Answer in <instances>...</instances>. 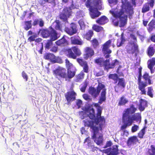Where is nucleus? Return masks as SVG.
<instances>
[{"label": "nucleus", "instance_id": "obj_1", "mask_svg": "<svg viewBox=\"0 0 155 155\" xmlns=\"http://www.w3.org/2000/svg\"><path fill=\"white\" fill-rule=\"evenodd\" d=\"M100 104L98 103H93V104L94 106L97 107V113L96 114V117H95V114L94 109L93 108H88L87 112L88 113L87 116L89 118L94 120H89L85 119L83 120L84 125L85 127H89L91 129L93 130L94 134L93 138L95 137L96 134L98 131V127L96 125L99 124V127L100 130L102 131V126L105 123V119L104 116H101L102 111V107L99 105Z\"/></svg>", "mask_w": 155, "mask_h": 155}, {"label": "nucleus", "instance_id": "obj_2", "mask_svg": "<svg viewBox=\"0 0 155 155\" xmlns=\"http://www.w3.org/2000/svg\"><path fill=\"white\" fill-rule=\"evenodd\" d=\"M122 4L121 8L119 11H115L113 10L110 11V13L116 18H119L120 23L119 26L120 28L124 27L127 24V16L126 15L122 16L125 12L128 15L130 19L132 18L134 13V8L130 2L127 0H121Z\"/></svg>", "mask_w": 155, "mask_h": 155}, {"label": "nucleus", "instance_id": "obj_3", "mask_svg": "<svg viewBox=\"0 0 155 155\" xmlns=\"http://www.w3.org/2000/svg\"><path fill=\"white\" fill-rule=\"evenodd\" d=\"M137 110V108L134 105L131 104L129 108H127L124 111L122 115V119L124 120L128 123L131 125L134 121H135L138 124L141 121V116L140 113H137L134 115H130L134 113Z\"/></svg>", "mask_w": 155, "mask_h": 155}, {"label": "nucleus", "instance_id": "obj_4", "mask_svg": "<svg viewBox=\"0 0 155 155\" xmlns=\"http://www.w3.org/2000/svg\"><path fill=\"white\" fill-rule=\"evenodd\" d=\"M102 90L101 93L98 103L101 104L106 100V89L105 85L101 83L98 84L96 89L94 87H91L89 89V93L93 97L96 98L99 94L101 91Z\"/></svg>", "mask_w": 155, "mask_h": 155}, {"label": "nucleus", "instance_id": "obj_5", "mask_svg": "<svg viewBox=\"0 0 155 155\" xmlns=\"http://www.w3.org/2000/svg\"><path fill=\"white\" fill-rule=\"evenodd\" d=\"M142 68L141 67L138 68V88L140 91V94L142 95H146V91L145 87L147 86V82L148 81V84L150 85L152 84L150 77L149 76L148 73L145 72L143 76V78L145 82L141 81L142 77Z\"/></svg>", "mask_w": 155, "mask_h": 155}, {"label": "nucleus", "instance_id": "obj_6", "mask_svg": "<svg viewBox=\"0 0 155 155\" xmlns=\"http://www.w3.org/2000/svg\"><path fill=\"white\" fill-rule=\"evenodd\" d=\"M94 62L99 67H103L105 70L113 68L119 64V61L117 59L114 60L110 63L109 59L104 60L103 58L101 57L95 59L94 60Z\"/></svg>", "mask_w": 155, "mask_h": 155}, {"label": "nucleus", "instance_id": "obj_7", "mask_svg": "<svg viewBox=\"0 0 155 155\" xmlns=\"http://www.w3.org/2000/svg\"><path fill=\"white\" fill-rule=\"evenodd\" d=\"M125 48L128 54H134L135 56H137L139 52L138 46L134 42H129Z\"/></svg>", "mask_w": 155, "mask_h": 155}, {"label": "nucleus", "instance_id": "obj_8", "mask_svg": "<svg viewBox=\"0 0 155 155\" xmlns=\"http://www.w3.org/2000/svg\"><path fill=\"white\" fill-rule=\"evenodd\" d=\"M53 74L59 80L64 79H67V72L65 68L58 67L53 71Z\"/></svg>", "mask_w": 155, "mask_h": 155}, {"label": "nucleus", "instance_id": "obj_9", "mask_svg": "<svg viewBox=\"0 0 155 155\" xmlns=\"http://www.w3.org/2000/svg\"><path fill=\"white\" fill-rule=\"evenodd\" d=\"M67 51L68 53L67 57L74 59H76L77 56H80L82 54L77 46L72 47L71 48L68 49Z\"/></svg>", "mask_w": 155, "mask_h": 155}, {"label": "nucleus", "instance_id": "obj_10", "mask_svg": "<svg viewBox=\"0 0 155 155\" xmlns=\"http://www.w3.org/2000/svg\"><path fill=\"white\" fill-rule=\"evenodd\" d=\"M111 40H109L102 45V51L105 58H107L110 56V54L112 53V51L109 48L111 46Z\"/></svg>", "mask_w": 155, "mask_h": 155}, {"label": "nucleus", "instance_id": "obj_11", "mask_svg": "<svg viewBox=\"0 0 155 155\" xmlns=\"http://www.w3.org/2000/svg\"><path fill=\"white\" fill-rule=\"evenodd\" d=\"M49 30L48 29H44L41 30V35L43 38H47L50 36V38L52 36L55 35L58 36V33L51 26L49 27Z\"/></svg>", "mask_w": 155, "mask_h": 155}, {"label": "nucleus", "instance_id": "obj_12", "mask_svg": "<svg viewBox=\"0 0 155 155\" xmlns=\"http://www.w3.org/2000/svg\"><path fill=\"white\" fill-rule=\"evenodd\" d=\"M118 82L114 87V91L117 93L124 91L126 87V83L123 78H120L118 80Z\"/></svg>", "mask_w": 155, "mask_h": 155}, {"label": "nucleus", "instance_id": "obj_13", "mask_svg": "<svg viewBox=\"0 0 155 155\" xmlns=\"http://www.w3.org/2000/svg\"><path fill=\"white\" fill-rule=\"evenodd\" d=\"M101 2L100 0H87L85 5L89 10L95 7H98Z\"/></svg>", "mask_w": 155, "mask_h": 155}, {"label": "nucleus", "instance_id": "obj_14", "mask_svg": "<svg viewBox=\"0 0 155 155\" xmlns=\"http://www.w3.org/2000/svg\"><path fill=\"white\" fill-rule=\"evenodd\" d=\"M77 94L74 91H69L65 94L64 96L68 104L76 100Z\"/></svg>", "mask_w": 155, "mask_h": 155}, {"label": "nucleus", "instance_id": "obj_15", "mask_svg": "<svg viewBox=\"0 0 155 155\" xmlns=\"http://www.w3.org/2000/svg\"><path fill=\"white\" fill-rule=\"evenodd\" d=\"M65 31L69 35H72L77 33V26L75 24L72 23L70 28H65Z\"/></svg>", "mask_w": 155, "mask_h": 155}, {"label": "nucleus", "instance_id": "obj_16", "mask_svg": "<svg viewBox=\"0 0 155 155\" xmlns=\"http://www.w3.org/2000/svg\"><path fill=\"white\" fill-rule=\"evenodd\" d=\"M122 121L124 124L121 126L120 130L123 132L122 136H125L127 137L129 134V133L128 131L126 130V129L128 127L130 126L131 125L124 119H122Z\"/></svg>", "mask_w": 155, "mask_h": 155}, {"label": "nucleus", "instance_id": "obj_17", "mask_svg": "<svg viewBox=\"0 0 155 155\" xmlns=\"http://www.w3.org/2000/svg\"><path fill=\"white\" fill-rule=\"evenodd\" d=\"M154 0H150V2L145 3L143 6L142 10V12L143 13H145L149 11L150 10L149 6H150L151 8H153L154 6Z\"/></svg>", "mask_w": 155, "mask_h": 155}, {"label": "nucleus", "instance_id": "obj_18", "mask_svg": "<svg viewBox=\"0 0 155 155\" xmlns=\"http://www.w3.org/2000/svg\"><path fill=\"white\" fill-rule=\"evenodd\" d=\"M98 7H95L89 10L90 16L93 19L98 17L101 15V13L98 11Z\"/></svg>", "mask_w": 155, "mask_h": 155}, {"label": "nucleus", "instance_id": "obj_19", "mask_svg": "<svg viewBox=\"0 0 155 155\" xmlns=\"http://www.w3.org/2000/svg\"><path fill=\"white\" fill-rule=\"evenodd\" d=\"M71 39L72 44L81 45L83 43V41L79 36L74 35L72 37Z\"/></svg>", "mask_w": 155, "mask_h": 155}, {"label": "nucleus", "instance_id": "obj_20", "mask_svg": "<svg viewBox=\"0 0 155 155\" xmlns=\"http://www.w3.org/2000/svg\"><path fill=\"white\" fill-rule=\"evenodd\" d=\"M85 54H84V58L87 59L91 57L94 54V51L93 50L91 47H86L84 50Z\"/></svg>", "mask_w": 155, "mask_h": 155}, {"label": "nucleus", "instance_id": "obj_21", "mask_svg": "<svg viewBox=\"0 0 155 155\" xmlns=\"http://www.w3.org/2000/svg\"><path fill=\"white\" fill-rule=\"evenodd\" d=\"M155 53V44H151L147 49V54L150 57H151Z\"/></svg>", "mask_w": 155, "mask_h": 155}, {"label": "nucleus", "instance_id": "obj_22", "mask_svg": "<svg viewBox=\"0 0 155 155\" xmlns=\"http://www.w3.org/2000/svg\"><path fill=\"white\" fill-rule=\"evenodd\" d=\"M58 38V36H56L55 35L52 36V37L49 39L47 40V42L45 44V49H48L50 46L53 45V41H54Z\"/></svg>", "mask_w": 155, "mask_h": 155}, {"label": "nucleus", "instance_id": "obj_23", "mask_svg": "<svg viewBox=\"0 0 155 155\" xmlns=\"http://www.w3.org/2000/svg\"><path fill=\"white\" fill-rule=\"evenodd\" d=\"M98 131L97 132V133L96 134V136L94 138H93V136L94 134V132L93 130H92L93 131V136H92V139H95L94 140V141L96 143L97 145H101L102 144L103 142V136L102 134H101V135H100L98 137H96V135L99 133V129H100V127H98Z\"/></svg>", "mask_w": 155, "mask_h": 155}, {"label": "nucleus", "instance_id": "obj_24", "mask_svg": "<svg viewBox=\"0 0 155 155\" xmlns=\"http://www.w3.org/2000/svg\"><path fill=\"white\" fill-rule=\"evenodd\" d=\"M44 58L45 59L54 62V63L57 62L56 56L53 54L51 53L45 54L44 56Z\"/></svg>", "mask_w": 155, "mask_h": 155}, {"label": "nucleus", "instance_id": "obj_25", "mask_svg": "<svg viewBox=\"0 0 155 155\" xmlns=\"http://www.w3.org/2000/svg\"><path fill=\"white\" fill-rule=\"evenodd\" d=\"M139 109L141 111H143L144 110L145 108L147 106V101L141 98L139 100Z\"/></svg>", "mask_w": 155, "mask_h": 155}, {"label": "nucleus", "instance_id": "obj_26", "mask_svg": "<svg viewBox=\"0 0 155 155\" xmlns=\"http://www.w3.org/2000/svg\"><path fill=\"white\" fill-rule=\"evenodd\" d=\"M139 140L137 137L135 136H133L129 137L127 140V143L128 146L136 144L137 142H138Z\"/></svg>", "mask_w": 155, "mask_h": 155}, {"label": "nucleus", "instance_id": "obj_27", "mask_svg": "<svg viewBox=\"0 0 155 155\" xmlns=\"http://www.w3.org/2000/svg\"><path fill=\"white\" fill-rule=\"evenodd\" d=\"M65 65L67 71H76L77 69L75 66L71 63L67 59L65 60Z\"/></svg>", "mask_w": 155, "mask_h": 155}, {"label": "nucleus", "instance_id": "obj_28", "mask_svg": "<svg viewBox=\"0 0 155 155\" xmlns=\"http://www.w3.org/2000/svg\"><path fill=\"white\" fill-rule=\"evenodd\" d=\"M55 44L58 46H65L68 45V42L65 39L64 36H63L61 39L56 41L55 42Z\"/></svg>", "mask_w": 155, "mask_h": 155}, {"label": "nucleus", "instance_id": "obj_29", "mask_svg": "<svg viewBox=\"0 0 155 155\" xmlns=\"http://www.w3.org/2000/svg\"><path fill=\"white\" fill-rule=\"evenodd\" d=\"M93 31L91 30H89L85 33L83 34L82 37L83 38L88 41H90L92 37L94 35Z\"/></svg>", "mask_w": 155, "mask_h": 155}, {"label": "nucleus", "instance_id": "obj_30", "mask_svg": "<svg viewBox=\"0 0 155 155\" xmlns=\"http://www.w3.org/2000/svg\"><path fill=\"white\" fill-rule=\"evenodd\" d=\"M126 41V39L124 36V32H122L121 35V38L120 39H118L117 42V45L118 47H120L124 44Z\"/></svg>", "mask_w": 155, "mask_h": 155}, {"label": "nucleus", "instance_id": "obj_31", "mask_svg": "<svg viewBox=\"0 0 155 155\" xmlns=\"http://www.w3.org/2000/svg\"><path fill=\"white\" fill-rule=\"evenodd\" d=\"M108 19L105 16H102L96 21V22L100 25H103L107 23Z\"/></svg>", "mask_w": 155, "mask_h": 155}, {"label": "nucleus", "instance_id": "obj_32", "mask_svg": "<svg viewBox=\"0 0 155 155\" xmlns=\"http://www.w3.org/2000/svg\"><path fill=\"white\" fill-rule=\"evenodd\" d=\"M128 102V100L124 96L121 97L119 101L118 105L119 106H124Z\"/></svg>", "mask_w": 155, "mask_h": 155}, {"label": "nucleus", "instance_id": "obj_33", "mask_svg": "<svg viewBox=\"0 0 155 155\" xmlns=\"http://www.w3.org/2000/svg\"><path fill=\"white\" fill-rule=\"evenodd\" d=\"M148 68L150 70L151 73H153V68L155 65V58H153L149 59L147 62Z\"/></svg>", "mask_w": 155, "mask_h": 155}, {"label": "nucleus", "instance_id": "obj_34", "mask_svg": "<svg viewBox=\"0 0 155 155\" xmlns=\"http://www.w3.org/2000/svg\"><path fill=\"white\" fill-rule=\"evenodd\" d=\"M91 45L94 49H97L99 46V43L98 40L94 38L90 41Z\"/></svg>", "mask_w": 155, "mask_h": 155}, {"label": "nucleus", "instance_id": "obj_35", "mask_svg": "<svg viewBox=\"0 0 155 155\" xmlns=\"http://www.w3.org/2000/svg\"><path fill=\"white\" fill-rule=\"evenodd\" d=\"M118 146L117 145H114L112 147L111 151L108 154V155H117L119 153Z\"/></svg>", "mask_w": 155, "mask_h": 155}, {"label": "nucleus", "instance_id": "obj_36", "mask_svg": "<svg viewBox=\"0 0 155 155\" xmlns=\"http://www.w3.org/2000/svg\"><path fill=\"white\" fill-rule=\"evenodd\" d=\"M148 27L147 29L149 33H150L153 30L155 29V20L154 19L152 20L149 22L148 25Z\"/></svg>", "mask_w": 155, "mask_h": 155}, {"label": "nucleus", "instance_id": "obj_37", "mask_svg": "<svg viewBox=\"0 0 155 155\" xmlns=\"http://www.w3.org/2000/svg\"><path fill=\"white\" fill-rule=\"evenodd\" d=\"M109 79H111L114 81V84H116L117 83L118 80L120 78L118 77V75L116 74H110L108 76Z\"/></svg>", "mask_w": 155, "mask_h": 155}, {"label": "nucleus", "instance_id": "obj_38", "mask_svg": "<svg viewBox=\"0 0 155 155\" xmlns=\"http://www.w3.org/2000/svg\"><path fill=\"white\" fill-rule=\"evenodd\" d=\"M84 74L83 71H81L79 74H78L76 76L75 79V81L79 82L81 81L84 78Z\"/></svg>", "mask_w": 155, "mask_h": 155}, {"label": "nucleus", "instance_id": "obj_39", "mask_svg": "<svg viewBox=\"0 0 155 155\" xmlns=\"http://www.w3.org/2000/svg\"><path fill=\"white\" fill-rule=\"evenodd\" d=\"M62 12L69 17L71 15V9L70 7H65L63 10Z\"/></svg>", "mask_w": 155, "mask_h": 155}, {"label": "nucleus", "instance_id": "obj_40", "mask_svg": "<svg viewBox=\"0 0 155 155\" xmlns=\"http://www.w3.org/2000/svg\"><path fill=\"white\" fill-rule=\"evenodd\" d=\"M31 20L26 21L24 22L25 26L24 27V29L25 30L27 31L31 28Z\"/></svg>", "mask_w": 155, "mask_h": 155}, {"label": "nucleus", "instance_id": "obj_41", "mask_svg": "<svg viewBox=\"0 0 155 155\" xmlns=\"http://www.w3.org/2000/svg\"><path fill=\"white\" fill-rule=\"evenodd\" d=\"M147 127L146 126H144L143 128L141 129L138 133V137L140 139L143 138V136L145 134V130Z\"/></svg>", "mask_w": 155, "mask_h": 155}, {"label": "nucleus", "instance_id": "obj_42", "mask_svg": "<svg viewBox=\"0 0 155 155\" xmlns=\"http://www.w3.org/2000/svg\"><path fill=\"white\" fill-rule=\"evenodd\" d=\"M76 71H67V79L68 78L71 79L73 78L75 75Z\"/></svg>", "mask_w": 155, "mask_h": 155}, {"label": "nucleus", "instance_id": "obj_43", "mask_svg": "<svg viewBox=\"0 0 155 155\" xmlns=\"http://www.w3.org/2000/svg\"><path fill=\"white\" fill-rule=\"evenodd\" d=\"M92 29L97 32H99L104 31V28L103 27L96 25H93Z\"/></svg>", "mask_w": 155, "mask_h": 155}, {"label": "nucleus", "instance_id": "obj_44", "mask_svg": "<svg viewBox=\"0 0 155 155\" xmlns=\"http://www.w3.org/2000/svg\"><path fill=\"white\" fill-rule=\"evenodd\" d=\"M150 148L148 149L147 153L149 155H155V147L153 145H150Z\"/></svg>", "mask_w": 155, "mask_h": 155}, {"label": "nucleus", "instance_id": "obj_45", "mask_svg": "<svg viewBox=\"0 0 155 155\" xmlns=\"http://www.w3.org/2000/svg\"><path fill=\"white\" fill-rule=\"evenodd\" d=\"M154 91L152 87H147V94L151 98L153 97V92Z\"/></svg>", "mask_w": 155, "mask_h": 155}, {"label": "nucleus", "instance_id": "obj_46", "mask_svg": "<svg viewBox=\"0 0 155 155\" xmlns=\"http://www.w3.org/2000/svg\"><path fill=\"white\" fill-rule=\"evenodd\" d=\"M77 62L82 67L87 64L86 61H84L82 59L79 58L77 59Z\"/></svg>", "mask_w": 155, "mask_h": 155}, {"label": "nucleus", "instance_id": "obj_47", "mask_svg": "<svg viewBox=\"0 0 155 155\" xmlns=\"http://www.w3.org/2000/svg\"><path fill=\"white\" fill-rule=\"evenodd\" d=\"M59 17L60 19L63 21H67L68 16L63 12L60 14Z\"/></svg>", "mask_w": 155, "mask_h": 155}, {"label": "nucleus", "instance_id": "obj_48", "mask_svg": "<svg viewBox=\"0 0 155 155\" xmlns=\"http://www.w3.org/2000/svg\"><path fill=\"white\" fill-rule=\"evenodd\" d=\"M78 23L80 26L81 29L82 30L84 29L85 27V25L83 19H80L78 21Z\"/></svg>", "mask_w": 155, "mask_h": 155}, {"label": "nucleus", "instance_id": "obj_49", "mask_svg": "<svg viewBox=\"0 0 155 155\" xmlns=\"http://www.w3.org/2000/svg\"><path fill=\"white\" fill-rule=\"evenodd\" d=\"M55 0H42L41 1L40 4L41 5L43 6L46 3H55Z\"/></svg>", "mask_w": 155, "mask_h": 155}, {"label": "nucleus", "instance_id": "obj_50", "mask_svg": "<svg viewBox=\"0 0 155 155\" xmlns=\"http://www.w3.org/2000/svg\"><path fill=\"white\" fill-rule=\"evenodd\" d=\"M88 84V83L86 81H85L84 82V85L80 89V90L81 92H85L86 88L87 87Z\"/></svg>", "mask_w": 155, "mask_h": 155}, {"label": "nucleus", "instance_id": "obj_51", "mask_svg": "<svg viewBox=\"0 0 155 155\" xmlns=\"http://www.w3.org/2000/svg\"><path fill=\"white\" fill-rule=\"evenodd\" d=\"M37 50L40 54H42V51L43 49V43H41V45H38L37 48Z\"/></svg>", "mask_w": 155, "mask_h": 155}, {"label": "nucleus", "instance_id": "obj_52", "mask_svg": "<svg viewBox=\"0 0 155 155\" xmlns=\"http://www.w3.org/2000/svg\"><path fill=\"white\" fill-rule=\"evenodd\" d=\"M37 37V35L36 34H35L33 35H31L29 37L28 39V40L30 42L35 41V38Z\"/></svg>", "mask_w": 155, "mask_h": 155}, {"label": "nucleus", "instance_id": "obj_53", "mask_svg": "<svg viewBox=\"0 0 155 155\" xmlns=\"http://www.w3.org/2000/svg\"><path fill=\"white\" fill-rule=\"evenodd\" d=\"M87 142V145L89 147H92V143L91 142V140L89 137L86 138L84 141V143Z\"/></svg>", "mask_w": 155, "mask_h": 155}, {"label": "nucleus", "instance_id": "obj_54", "mask_svg": "<svg viewBox=\"0 0 155 155\" xmlns=\"http://www.w3.org/2000/svg\"><path fill=\"white\" fill-rule=\"evenodd\" d=\"M139 129V126L137 125L134 124L131 128V131L132 133H134L137 131Z\"/></svg>", "mask_w": 155, "mask_h": 155}, {"label": "nucleus", "instance_id": "obj_55", "mask_svg": "<svg viewBox=\"0 0 155 155\" xmlns=\"http://www.w3.org/2000/svg\"><path fill=\"white\" fill-rule=\"evenodd\" d=\"M83 98L88 101H92V99L90 98V96L87 94H84L83 95Z\"/></svg>", "mask_w": 155, "mask_h": 155}, {"label": "nucleus", "instance_id": "obj_56", "mask_svg": "<svg viewBox=\"0 0 155 155\" xmlns=\"http://www.w3.org/2000/svg\"><path fill=\"white\" fill-rule=\"evenodd\" d=\"M21 76L25 80V81H28V77L27 74L24 71H22Z\"/></svg>", "mask_w": 155, "mask_h": 155}, {"label": "nucleus", "instance_id": "obj_57", "mask_svg": "<svg viewBox=\"0 0 155 155\" xmlns=\"http://www.w3.org/2000/svg\"><path fill=\"white\" fill-rule=\"evenodd\" d=\"M54 28L56 30H61V26L60 22L58 21L56 22V24Z\"/></svg>", "mask_w": 155, "mask_h": 155}, {"label": "nucleus", "instance_id": "obj_58", "mask_svg": "<svg viewBox=\"0 0 155 155\" xmlns=\"http://www.w3.org/2000/svg\"><path fill=\"white\" fill-rule=\"evenodd\" d=\"M130 36L132 39L134 40L132 42H134L135 43H136L137 40L136 37L134 34H131L130 35Z\"/></svg>", "mask_w": 155, "mask_h": 155}, {"label": "nucleus", "instance_id": "obj_59", "mask_svg": "<svg viewBox=\"0 0 155 155\" xmlns=\"http://www.w3.org/2000/svg\"><path fill=\"white\" fill-rule=\"evenodd\" d=\"M82 104V102L81 100L80 99H78L77 100L76 105L78 106V108H79L81 107Z\"/></svg>", "mask_w": 155, "mask_h": 155}, {"label": "nucleus", "instance_id": "obj_60", "mask_svg": "<svg viewBox=\"0 0 155 155\" xmlns=\"http://www.w3.org/2000/svg\"><path fill=\"white\" fill-rule=\"evenodd\" d=\"M83 67V69L84 72L87 73L88 71V67L87 64L84 65Z\"/></svg>", "mask_w": 155, "mask_h": 155}, {"label": "nucleus", "instance_id": "obj_61", "mask_svg": "<svg viewBox=\"0 0 155 155\" xmlns=\"http://www.w3.org/2000/svg\"><path fill=\"white\" fill-rule=\"evenodd\" d=\"M112 144L111 141H109L107 142L106 145L104 147V148H106L107 147H110Z\"/></svg>", "mask_w": 155, "mask_h": 155}, {"label": "nucleus", "instance_id": "obj_62", "mask_svg": "<svg viewBox=\"0 0 155 155\" xmlns=\"http://www.w3.org/2000/svg\"><path fill=\"white\" fill-rule=\"evenodd\" d=\"M58 50V48L57 47L53 46L51 49L50 51L52 52L56 53L57 51Z\"/></svg>", "mask_w": 155, "mask_h": 155}, {"label": "nucleus", "instance_id": "obj_63", "mask_svg": "<svg viewBox=\"0 0 155 155\" xmlns=\"http://www.w3.org/2000/svg\"><path fill=\"white\" fill-rule=\"evenodd\" d=\"M108 1L109 3L116 5L117 2V0H108Z\"/></svg>", "mask_w": 155, "mask_h": 155}, {"label": "nucleus", "instance_id": "obj_64", "mask_svg": "<svg viewBox=\"0 0 155 155\" xmlns=\"http://www.w3.org/2000/svg\"><path fill=\"white\" fill-rule=\"evenodd\" d=\"M104 74V72L102 71H100L96 74V76L97 77L101 76Z\"/></svg>", "mask_w": 155, "mask_h": 155}]
</instances>
